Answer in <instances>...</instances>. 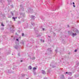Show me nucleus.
Wrapping results in <instances>:
<instances>
[{
  "instance_id": "nucleus-1",
  "label": "nucleus",
  "mask_w": 79,
  "mask_h": 79,
  "mask_svg": "<svg viewBox=\"0 0 79 79\" xmlns=\"http://www.w3.org/2000/svg\"><path fill=\"white\" fill-rule=\"evenodd\" d=\"M32 69V68L31 67V66H29L28 67V69Z\"/></svg>"
},
{
  "instance_id": "nucleus-2",
  "label": "nucleus",
  "mask_w": 79,
  "mask_h": 79,
  "mask_svg": "<svg viewBox=\"0 0 79 79\" xmlns=\"http://www.w3.org/2000/svg\"><path fill=\"white\" fill-rule=\"evenodd\" d=\"M73 35H76V33H75L74 34L73 33Z\"/></svg>"
},
{
  "instance_id": "nucleus-3",
  "label": "nucleus",
  "mask_w": 79,
  "mask_h": 79,
  "mask_svg": "<svg viewBox=\"0 0 79 79\" xmlns=\"http://www.w3.org/2000/svg\"><path fill=\"white\" fill-rule=\"evenodd\" d=\"M35 69H37V68L35 67L33 68V70H35Z\"/></svg>"
},
{
  "instance_id": "nucleus-4",
  "label": "nucleus",
  "mask_w": 79,
  "mask_h": 79,
  "mask_svg": "<svg viewBox=\"0 0 79 79\" xmlns=\"http://www.w3.org/2000/svg\"><path fill=\"white\" fill-rule=\"evenodd\" d=\"M1 26H4V25H3V24L2 23Z\"/></svg>"
},
{
  "instance_id": "nucleus-5",
  "label": "nucleus",
  "mask_w": 79,
  "mask_h": 79,
  "mask_svg": "<svg viewBox=\"0 0 79 79\" xmlns=\"http://www.w3.org/2000/svg\"><path fill=\"white\" fill-rule=\"evenodd\" d=\"M68 74H71V73L69 72Z\"/></svg>"
},
{
  "instance_id": "nucleus-6",
  "label": "nucleus",
  "mask_w": 79,
  "mask_h": 79,
  "mask_svg": "<svg viewBox=\"0 0 79 79\" xmlns=\"http://www.w3.org/2000/svg\"><path fill=\"white\" fill-rule=\"evenodd\" d=\"M12 19H15V17H13L12 18Z\"/></svg>"
},
{
  "instance_id": "nucleus-7",
  "label": "nucleus",
  "mask_w": 79,
  "mask_h": 79,
  "mask_svg": "<svg viewBox=\"0 0 79 79\" xmlns=\"http://www.w3.org/2000/svg\"><path fill=\"white\" fill-rule=\"evenodd\" d=\"M73 6L74 7H76V6L75 5H73Z\"/></svg>"
},
{
  "instance_id": "nucleus-8",
  "label": "nucleus",
  "mask_w": 79,
  "mask_h": 79,
  "mask_svg": "<svg viewBox=\"0 0 79 79\" xmlns=\"http://www.w3.org/2000/svg\"><path fill=\"white\" fill-rule=\"evenodd\" d=\"M22 36H24V33H22Z\"/></svg>"
},
{
  "instance_id": "nucleus-9",
  "label": "nucleus",
  "mask_w": 79,
  "mask_h": 79,
  "mask_svg": "<svg viewBox=\"0 0 79 79\" xmlns=\"http://www.w3.org/2000/svg\"><path fill=\"white\" fill-rule=\"evenodd\" d=\"M73 5H74L75 4V3H74V2H73Z\"/></svg>"
},
{
  "instance_id": "nucleus-10",
  "label": "nucleus",
  "mask_w": 79,
  "mask_h": 79,
  "mask_svg": "<svg viewBox=\"0 0 79 79\" xmlns=\"http://www.w3.org/2000/svg\"><path fill=\"white\" fill-rule=\"evenodd\" d=\"M75 52H77V50H75Z\"/></svg>"
},
{
  "instance_id": "nucleus-11",
  "label": "nucleus",
  "mask_w": 79,
  "mask_h": 79,
  "mask_svg": "<svg viewBox=\"0 0 79 79\" xmlns=\"http://www.w3.org/2000/svg\"><path fill=\"white\" fill-rule=\"evenodd\" d=\"M16 40H17V41H18V39H17Z\"/></svg>"
},
{
  "instance_id": "nucleus-12",
  "label": "nucleus",
  "mask_w": 79,
  "mask_h": 79,
  "mask_svg": "<svg viewBox=\"0 0 79 79\" xmlns=\"http://www.w3.org/2000/svg\"><path fill=\"white\" fill-rule=\"evenodd\" d=\"M68 72H66V74H68Z\"/></svg>"
},
{
  "instance_id": "nucleus-13",
  "label": "nucleus",
  "mask_w": 79,
  "mask_h": 79,
  "mask_svg": "<svg viewBox=\"0 0 79 79\" xmlns=\"http://www.w3.org/2000/svg\"><path fill=\"white\" fill-rule=\"evenodd\" d=\"M12 15L13 16V13L12 14Z\"/></svg>"
},
{
  "instance_id": "nucleus-14",
  "label": "nucleus",
  "mask_w": 79,
  "mask_h": 79,
  "mask_svg": "<svg viewBox=\"0 0 79 79\" xmlns=\"http://www.w3.org/2000/svg\"><path fill=\"white\" fill-rule=\"evenodd\" d=\"M44 28H43V31H44Z\"/></svg>"
},
{
  "instance_id": "nucleus-15",
  "label": "nucleus",
  "mask_w": 79,
  "mask_h": 79,
  "mask_svg": "<svg viewBox=\"0 0 79 79\" xmlns=\"http://www.w3.org/2000/svg\"><path fill=\"white\" fill-rule=\"evenodd\" d=\"M14 21H16V20L14 19Z\"/></svg>"
},
{
  "instance_id": "nucleus-16",
  "label": "nucleus",
  "mask_w": 79,
  "mask_h": 79,
  "mask_svg": "<svg viewBox=\"0 0 79 79\" xmlns=\"http://www.w3.org/2000/svg\"><path fill=\"white\" fill-rule=\"evenodd\" d=\"M15 18L16 19L17 18V17H16Z\"/></svg>"
},
{
  "instance_id": "nucleus-17",
  "label": "nucleus",
  "mask_w": 79,
  "mask_h": 79,
  "mask_svg": "<svg viewBox=\"0 0 79 79\" xmlns=\"http://www.w3.org/2000/svg\"><path fill=\"white\" fill-rule=\"evenodd\" d=\"M21 62H22V61H23V60H21Z\"/></svg>"
},
{
  "instance_id": "nucleus-18",
  "label": "nucleus",
  "mask_w": 79,
  "mask_h": 79,
  "mask_svg": "<svg viewBox=\"0 0 79 79\" xmlns=\"http://www.w3.org/2000/svg\"><path fill=\"white\" fill-rule=\"evenodd\" d=\"M68 27H69V25H68Z\"/></svg>"
}]
</instances>
